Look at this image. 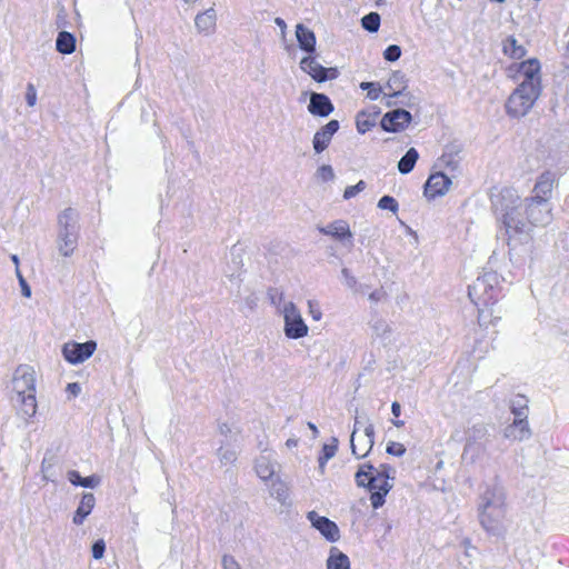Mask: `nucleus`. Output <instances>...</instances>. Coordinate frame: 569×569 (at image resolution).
I'll use <instances>...</instances> for the list:
<instances>
[{
	"instance_id": "obj_1",
	"label": "nucleus",
	"mask_w": 569,
	"mask_h": 569,
	"mask_svg": "<svg viewBox=\"0 0 569 569\" xmlns=\"http://www.w3.org/2000/svg\"><path fill=\"white\" fill-rule=\"evenodd\" d=\"M492 210L499 223L500 237L510 250L532 240V228L545 227L552 221V211L547 201L521 199L510 187L491 196Z\"/></svg>"
},
{
	"instance_id": "obj_2",
	"label": "nucleus",
	"mask_w": 569,
	"mask_h": 569,
	"mask_svg": "<svg viewBox=\"0 0 569 569\" xmlns=\"http://www.w3.org/2000/svg\"><path fill=\"white\" fill-rule=\"evenodd\" d=\"M478 511L480 525L487 532L493 536L505 532L506 503L501 488H487L480 496Z\"/></svg>"
},
{
	"instance_id": "obj_3",
	"label": "nucleus",
	"mask_w": 569,
	"mask_h": 569,
	"mask_svg": "<svg viewBox=\"0 0 569 569\" xmlns=\"http://www.w3.org/2000/svg\"><path fill=\"white\" fill-rule=\"evenodd\" d=\"M80 233L79 213L67 208L58 216L57 247L63 257H70L78 247Z\"/></svg>"
},
{
	"instance_id": "obj_4",
	"label": "nucleus",
	"mask_w": 569,
	"mask_h": 569,
	"mask_svg": "<svg viewBox=\"0 0 569 569\" xmlns=\"http://www.w3.org/2000/svg\"><path fill=\"white\" fill-rule=\"evenodd\" d=\"M355 478L359 487H366L371 491L370 501L372 507L375 509L382 507L385 497L392 489V483L373 472V466L371 463L361 465Z\"/></svg>"
},
{
	"instance_id": "obj_5",
	"label": "nucleus",
	"mask_w": 569,
	"mask_h": 569,
	"mask_svg": "<svg viewBox=\"0 0 569 569\" xmlns=\"http://www.w3.org/2000/svg\"><path fill=\"white\" fill-rule=\"evenodd\" d=\"M541 93V86L520 83L510 94L506 103V111L512 118L526 116Z\"/></svg>"
},
{
	"instance_id": "obj_6",
	"label": "nucleus",
	"mask_w": 569,
	"mask_h": 569,
	"mask_svg": "<svg viewBox=\"0 0 569 569\" xmlns=\"http://www.w3.org/2000/svg\"><path fill=\"white\" fill-rule=\"evenodd\" d=\"M490 433L485 423H476L466 431V445L462 459L475 463L487 456Z\"/></svg>"
},
{
	"instance_id": "obj_7",
	"label": "nucleus",
	"mask_w": 569,
	"mask_h": 569,
	"mask_svg": "<svg viewBox=\"0 0 569 569\" xmlns=\"http://www.w3.org/2000/svg\"><path fill=\"white\" fill-rule=\"evenodd\" d=\"M281 313L284 321L283 331L289 339H300L308 335V326L302 319L300 310L292 301L283 303Z\"/></svg>"
},
{
	"instance_id": "obj_8",
	"label": "nucleus",
	"mask_w": 569,
	"mask_h": 569,
	"mask_svg": "<svg viewBox=\"0 0 569 569\" xmlns=\"http://www.w3.org/2000/svg\"><path fill=\"white\" fill-rule=\"evenodd\" d=\"M12 388L16 397L36 393V371L31 366L20 365L13 373Z\"/></svg>"
},
{
	"instance_id": "obj_9",
	"label": "nucleus",
	"mask_w": 569,
	"mask_h": 569,
	"mask_svg": "<svg viewBox=\"0 0 569 569\" xmlns=\"http://www.w3.org/2000/svg\"><path fill=\"white\" fill-rule=\"evenodd\" d=\"M97 349V342L93 340L79 342H67L62 347V355L64 359L72 363L78 365L89 359Z\"/></svg>"
},
{
	"instance_id": "obj_10",
	"label": "nucleus",
	"mask_w": 569,
	"mask_h": 569,
	"mask_svg": "<svg viewBox=\"0 0 569 569\" xmlns=\"http://www.w3.org/2000/svg\"><path fill=\"white\" fill-rule=\"evenodd\" d=\"M412 116L405 109H395L383 114L380 126L387 132H401L408 128Z\"/></svg>"
},
{
	"instance_id": "obj_11",
	"label": "nucleus",
	"mask_w": 569,
	"mask_h": 569,
	"mask_svg": "<svg viewBox=\"0 0 569 569\" xmlns=\"http://www.w3.org/2000/svg\"><path fill=\"white\" fill-rule=\"evenodd\" d=\"M300 68L318 82L336 79L339 72L336 68H325L310 54L300 61Z\"/></svg>"
},
{
	"instance_id": "obj_12",
	"label": "nucleus",
	"mask_w": 569,
	"mask_h": 569,
	"mask_svg": "<svg viewBox=\"0 0 569 569\" xmlns=\"http://www.w3.org/2000/svg\"><path fill=\"white\" fill-rule=\"evenodd\" d=\"M491 280H496V274L487 273L482 277H478L477 280L469 286L468 296L475 305H478L480 301L486 305L493 299V295L487 290Z\"/></svg>"
},
{
	"instance_id": "obj_13",
	"label": "nucleus",
	"mask_w": 569,
	"mask_h": 569,
	"mask_svg": "<svg viewBox=\"0 0 569 569\" xmlns=\"http://www.w3.org/2000/svg\"><path fill=\"white\" fill-rule=\"evenodd\" d=\"M307 518L327 540L336 542L340 539L338 526L327 517L319 516L316 511H309Z\"/></svg>"
},
{
	"instance_id": "obj_14",
	"label": "nucleus",
	"mask_w": 569,
	"mask_h": 569,
	"mask_svg": "<svg viewBox=\"0 0 569 569\" xmlns=\"http://www.w3.org/2000/svg\"><path fill=\"white\" fill-rule=\"evenodd\" d=\"M339 130V121L330 120L321 127L313 136L312 146L316 153L323 152L330 144L333 134Z\"/></svg>"
},
{
	"instance_id": "obj_15",
	"label": "nucleus",
	"mask_w": 569,
	"mask_h": 569,
	"mask_svg": "<svg viewBox=\"0 0 569 569\" xmlns=\"http://www.w3.org/2000/svg\"><path fill=\"white\" fill-rule=\"evenodd\" d=\"M451 184V180L442 172L430 174L425 184V196L429 199H435L443 196Z\"/></svg>"
},
{
	"instance_id": "obj_16",
	"label": "nucleus",
	"mask_w": 569,
	"mask_h": 569,
	"mask_svg": "<svg viewBox=\"0 0 569 569\" xmlns=\"http://www.w3.org/2000/svg\"><path fill=\"white\" fill-rule=\"evenodd\" d=\"M555 173L551 171H545L542 172L533 187V196L530 197L531 199L541 200L549 202L555 184Z\"/></svg>"
},
{
	"instance_id": "obj_17",
	"label": "nucleus",
	"mask_w": 569,
	"mask_h": 569,
	"mask_svg": "<svg viewBox=\"0 0 569 569\" xmlns=\"http://www.w3.org/2000/svg\"><path fill=\"white\" fill-rule=\"evenodd\" d=\"M333 104L325 93L311 92L308 111L318 117H328L333 111Z\"/></svg>"
},
{
	"instance_id": "obj_18",
	"label": "nucleus",
	"mask_w": 569,
	"mask_h": 569,
	"mask_svg": "<svg viewBox=\"0 0 569 569\" xmlns=\"http://www.w3.org/2000/svg\"><path fill=\"white\" fill-rule=\"evenodd\" d=\"M530 435L529 423L525 418H515L513 422L508 425L503 430V437L513 441L526 440Z\"/></svg>"
},
{
	"instance_id": "obj_19",
	"label": "nucleus",
	"mask_w": 569,
	"mask_h": 569,
	"mask_svg": "<svg viewBox=\"0 0 569 569\" xmlns=\"http://www.w3.org/2000/svg\"><path fill=\"white\" fill-rule=\"evenodd\" d=\"M197 31L203 36H210L216 31L217 12L213 8H209L200 12L194 18Z\"/></svg>"
},
{
	"instance_id": "obj_20",
	"label": "nucleus",
	"mask_w": 569,
	"mask_h": 569,
	"mask_svg": "<svg viewBox=\"0 0 569 569\" xmlns=\"http://www.w3.org/2000/svg\"><path fill=\"white\" fill-rule=\"evenodd\" d=\"M296 38L299 48L308 54L316 52V34L315 32L302 23L296 26Z\"/></svg>"
},
{
	"instance_id": "obj_21",
	"label": "nucleus",
	"mask_w": 569,
	"mask_h": 569,
	"mask_svg": "<svg viewBox=\"0 0 569 569\" xmlns=\"http://www.w3.org/2000/svg\"><path fill=\"white\" fill-rule=\"evenodd\" d=\"M520 73L523 76V80L521 83H532L536 86H541L540 81V63L537 59H529L527 61L521 62L519 68Z\"/></svg>"
},
{
	"instance_id": "obj_22",
	"label": "nucleus",
	"mask_w": 569,
	"mask_h": 569,
	"mask_svg": "<svg viewBox=\"0 0 569 569\" xmlns=\"http://www.w3.org/2000/svg\"><path fill=\"white\" fill-rule=\"evenodd\" d=\"M96 505V498L93 493L86 492L82 495V498L80 500V503L74 512L73 516V523L74 525H82L84 519L91 513L93 507Z\"/></svg>"
},
{
	"instance_id": "obj_23",
	"label": "nucleus",
	"mask_w": 569,
	"mask_h": 569,
	"mask_svg": "<svg viewBox=\"0 0 569 569\" xmlns=\"http://www.w3.org/2000/svg\"><path fill=\"white\" fill-rule=\"evenodd\" d=\"M322 234L331 236L337 240H342L346 237L351 238L349 224L345 220H336L326 227H319Z\"/></svg>"
},
{
	"instance_id": "obj_24",
	"label": "nucleus",
	"mask_w": 569,
	"mask_h": 569,
	"mask_svg": "<svg viewBox=\"0 0 569 569\" xmlns=\"http://www.w3.org/2000/svg\"><path fill=\"white\" fill-rule=\"evenodd\" d=\"M327 569H351L350 560L346 553L332 547L327 559Z\"/></svg>"
},
{
	"instance_id": "obj_25",
	"label": "nucleus",
	"mask_w": 569,
	"mask_h": 569,
	"mask_svg": "<svg viewBox=\"0 0 569 569\" xmlns=\"http://www.w3.org/2000/svg\"><path fill=\"white\" fill-rule=\"evenodd\" d=\"M17 402L20 403L19 415H21L24 419L32 418L37 412V400L36 393L22 395L17 397Z\"/></svg>"
},
{
	"instance_id": "obj_26",
	"label": "nucleus",
	"mask_w": 569,
	"mask_h": 569,
	"mask_svg": "<svg viewBox=\"0 0 569 569\" xmlns=\"http://www.w3.org/2000/svg\"><path fill=\"white\" fill-rule=\"evenodd\" d=\"M380 110L375 109L372 113H369L367 111H360L358 112L356 117V126L359 133L363 134L368 130H370L372 127L376 126V119L379 116Z\"/></svg>"
},
{
	"instance_id": "obj_27",
	"label": "nucleus",
	"mask_w": 569,
	"mask_h": 569,
	"mask_svg": "<svg viewBox=\"0 0 569 569\" xmlns=\"http://www.w3.org/2000/svg\"><path fill=\"white\" fill-rule=\"evenodd\" d=\"M56 48L62 54H71L76 50V38L68 31H60L56 40Z\"/></svg>"
},
{
	"instance_id": "obj_28",
	"label": "nucleus",
	"mask_w": 569,
	"mask_h": 569,
	"mask_svg": "<svg viewBox=\"0 0 569 569\" xmlns=\"http://www.w3.org/2000/svg\"><path fill=\"white\" fill-rule=\"evenodd\" d=\"M387 88L392 92V96H403L407 88V78L403 72L395 71L387 82Z\"/></svg>"
},
{
	"instance_id": "obj_29",
	"label": "nucleus",
	"mask_w": 569,
	"mask_h": 569,
	"mask_svg": "<svg viewBox=\"0 0 569 569\" xmlns=\"http://www.w3.org/2000/svg\"><path fill=\"white\" fill-rule=\"evenodd\" d=\"M68 480L74 486H81L83 488H96L100 483V477L92 475L82 478L77 470H70L67 473Z\"/></svg>"
},
{
	"instance_id": "obj_30",
	"label": "nucleus",
	"mask_w": 569,
	"mask_h": 569,
	"mask_svg": "<svg viewBox=\"0 0 569 569\" xmlns=\"http://www.w3.org/2000/svg\"><path fill=\"white\" fill-rule=\"evenodd\" d=\"M419 158V153L415 148H410L399 160L398 170L402 174H408L415 168V164Z\"/></svg>"
},
{
	"instance_id": "obj_31",
	"label": "nucleus",
	"mask_w": 569,
	"mask_h": 569,
	"mask_svg": "<svg viewBox=\"0 0 569 569\" xmlns=\"http://www.w3.org/2000/svg\"><path fill=\"white\" fill-rule=\"evenodd\" d=\"M502 51L512 59H521L526 56L525 47L518 44V41L512 36L503 41Z\"/></svg>"
},
{
	"instance_id": "obj_32",
	"label": "nucleus",
	"mask_w": 569,
	"mask_h": 569,
	"mask_svg": "<svg viewBox=\"0 0 569 569\" xmlns=\"http://www.w3.org/2000/svg\"><path fill=\"white\" fill-rule=\"evenodd\" d=\"M256 472L260 479L268 480L274 473V466L268 457L261 456L256 460Z\"/></svg>"
},
{
	"instance_id": "obj_33",
	"label": "nucleus",
	"mask_w": 569,
	"mask_h": 569,
	"mask_svg": "<svg viewBox=\"0 0 569 569\" xmlns=\"http://www.w3.org/2000/svg\"><path fill=\"white\" fill-rule=\"evenodd\" d=\"M510 410L515 418L527 419L528 400L525 396L518 395L510 402Z\"/></svg>"
},
{
	"instance_id": "obj_34",
	"label": "nucleus",
	"mask_w": 569,
	"mask_h": 569,
	"mask_svg": "<svg viewBox=\"0 0 569 569\" xmlns=\"http://www.w3.org/2000/svg\"><path fill=\"white\" fill-rule=\"evenodd\" d=\"M365 439L362 442V448H360V451L358 453H366V456L371 451L373 445H375V427L369 421V419H366V426H365Z\"/></svg>"
},
{
	"instance_id": "obj_35",
	"label": "nucleus",
	"mask_w": 569,
	"mask_h": 569,
	"mask_svg": "<svg viewBox=\"0 0 569 569\" xmlns=\"http://www.w3.org/2000/svg\"><path fill=\"white\" fill-rule=\"evenodd\" d=\"M337 449H338V439L337 438H332V443L323 445L321 455L318 459L319 468H320L321 472H323L325 466L328 462V460L331 459L336 455Z\"/></svg>"
},
{
	"instance_id": "obj_36",
	"label": "nucleus",
	"mask_w": 569,
	"mask_h": 569,
	"mask_svg": "<svg viewBox=\"0 0 569 569\" xmlns=\"http://www.w3.org/2000/svg\"><path fill=\"white\" fill-rule=\"evenodd\" d=\"M370 328L376 337L387 338L391 333L390 325L382 318H375L370 322Z\"/></svg>"
},
{
	"instance_id": "obj_37",
	"label": "nucleus",
	"mask_w": 569,
	"mask_h": 569,
	"mask_svg": "<svg viewBox=\"0 0 569 569\" xmlns=\"http://www.w3.org/2000/svg\"><path fill=\"white\" fill-rule=\"evenodd\" d=\"M270 493L282 505L287 503L289 499V488L281 480H277L272 483Z\"/></svg>"
},
{
	"instance_id": "obj_38",
	"label": "nucleus",
	"mask_w": 569,
	"mask_h": 569,
	"mask_svg": "<svg viewBox=\"0 0 569 569\" xmlns=\"http://www.w3.org/2000/svg\"><path fill=\"white\" fill-rule=\"evenodd\" d=\"M361 26L369 32H377L380 27V16L377 12H370L361 19Z\"/></svg>"
},
{
	"instance_id": "obj_39",
	"label": "nucleus",
	"mask_w": 569,
	"mask_h": 569,
	"mask_svg": "<svg viewBox=\"0 0 569 569\" xmlns=\"http://www.w3.org/2000/svg\"><path fill=\"white\" fill-rule=\"evenodd\" d=\"M217 456H218L220 462L224 466L232 465L237 460L236 450L232 448H229V447H227V448L220 447L218 449Z\"/></svg>"
},
{
	"instance_id": "obj_40",
	"label": "nucleus",
	"mask_w": 569,
	"mask_h": 569,
	"mask_svg": "<svg viewBox=\"0 0 569 569\" xmlns=\"http://www.w3.org/2000/svg\"><path fill=\"white\" fill-rule=\"evenodd\" d=\"M267 296L272 306H274L281 312V303L283 302L284 295L278 288H269L267 291Z\"/></svg>"
},
{
	"instance_id": "obj_41",
	"label": "nucleus",
	"mask_w": 569,
	"mask_h": 569,
	"mask_svg": "<svg viewBox=\"0 0 569 569\" xmlns=\"http://www.w3.org/2000/svg\"><path fill=\"white\" fill-rule=\"evenodd\" d=\"M378 208L382 210H390L396 213L399 209L398 201L391 196H383L378 201Z\"/></svg>"
},
{
	"instance_id": "obj_42",
	"label": "nucleus",
	"mask_w": 569,
	"mask_h": 569,
	"mask_svg": "<svg viewBox=\"0 0 569 569\" xmlns=\"http://www.w3.org/2000/svg\"><path fill=\"white\" fill-rule=\"evenodd\" d=\"M438 161L439 166L450 168L451 170H455L458 167L456 154L451 151H445Z\"/></svg>"
},
{
	"instance_id": "obj_43",
	"label": "nucleus",
	"mask_w": 569,
	"mask_h": 569,
	"mask_svg": "<svg viewBox=\"0 0 569 569\" xmlns=\"http://www.w3.org/2000/svg\"><path fill=\"white\" fill-rule=\"evenodd\" d=\"M401 57V48L397 44H390L383 51V58L387 61L395 62Z\"/></svg>"
},
{
	"instance_id": "obj_44",
	"label": "nucleus",
	"mask_w": 569,
	"mask_h": 569,
	"mask_svg": "<svg viewBox=\"0 0 569 569\" xmlns=\"http://www.w3.org/2000/svg\"><path fill=\"white\" fill-rule=\"evenodd\" d=\"M41 472L46 481H56L53 463L47 460L46 458L41 462Z\"/></svg>"
},
{
	"instance_id": "obj_45",
	"label": "nucleus",
	"mask_w": 569,
	"mask_h": 569,
	"mask_svg": "<svg viewBox=\"0 0 569 569\" xmlns=\"http://www.w3.org/2000/svg\"><path fill=\"white\" fill-rule=\"evenodd\" d=\"M361 426H362V421H361L360 417H356L355 418V427H353V431L351 433V439H350V446H351L352 453L357 458L366 457V453H358V447L355 445V436H356L357 431L359 430V428H361Z\"/></svg>"
},
{
	"instance_id": "obj_46",
	"label": "nucleus",
	"mask_w": 569,
	"mask_h": 569,
	"mask_svg": "<svg viewBox=\"0 0 569 569\" xmlns=\"http://www.w3.org/2000/svg\"><path fill=\"white\" fill-rule=\"evenodd\" d=\"M317 177L322 181H331L335 179V172L330 164H322L317 170Z\"/></svg>"
},
{
	"instance_id": "obj_47",
	"label": "nucleus",
	"mask_w": 569,
	"mask_h": 569,
	"mask_svg": "<svg viewBox=\"0 0 569 569\" xmlns=\"http://www.w3.org/2000/svg\"><path fill=\"white\" fill-rule=\"evenodd\" d=\"M373 472L386 478L387 480H392L395 478L396 471L390 465L382 463L378 468L373 467Z\"/></svg>"
},
{
	"instance_id": "obj_48",
	"label": "nucleus",
	"mask_w": 569,
	"mask_h": 569,
	"mask_svg": "<svg viewBox=\"0 0 569 569\" xmlns=\"http://www.w3.org/2000/svg\"><path fill=\"white\" fill-rule=\"evenodd\" d=\"M365 189H366V182L363 180H360L355 186H349L346 188L343 198L348 200V199L357 196L359 192H361Z\"/></svg>"
},
{
	"instance_id": "obj_49",
	"label": "nucleus",
	"mask_w": 569,
	"mask_h": 569,
	"mask_svg": "<svg viewBox=\"0 0 569 569\" xmlns=\"http://www.w3.org/2000/svg\"><path fill=\"white\" fill-rule=\"evenodd\" d=\"M386 451L389 455H392V456H396V457H401L406 452V447L402 443H400V442L390 441L387 445Z\"/></svg>"
},
{
	"instance_id": "obj_50",
	"label": "nucleus",
	"mask_w": 569,
	"mask_h": 569,
	"mask_svg": "<svg viewBox=\"0 0 569 569\" xmlns=\"http://www.w3.org/2000/svg\"><path fill=\"white\" fill-rule=\"evenodd\" d=\"M104 550H106V543L102 539H99L97 540L93 545H92V557L94 559H100L103 557V553H104Z\"/></svg>"
},
{
	"instance_id": "obj_51",
	"label": "nucleus",
	"mask_w": 569,
	"mask_h": 569,
	"mask_svg": "<svg viewBox=\"0 0 569 569\" xmlns=\"http://www.w3.org/2000/svg\"><path fill=\"white\" fill-rule=\"evenodd\" d=\"M341 276L345 280V283L348 288L355 289L357 286V279L351 274V271L348 268H342Z\"/></svg>"
},
{
	"instance_id": "obj_52",
	"label": "nucleus",
	"mask_w": 569,
	"mask_h": 569,
	"mask_svg": "<svg viewBox=\"0 0 569 569\" xmlns=\"http://www.w3.org/2000/svg\"><path fill=\"white\" fill-rule=\"evenodd\" d=\"M26 100L29 107H33L37 102V90L32 83L27 86Z\"/></svg>"
},
{
	"instance_id": "obj_53",
	"label": "nucleus",
	"mask_w": 569,
	"mask_h": 569,
	"mask_svg": "<svg viewBox=\"0 0 569 569\" xmlns=\"http://www.w3.org/2000/svg\"><path fill=\"white\" fill-rule=\"evenodd\" d=\"M222 567L223 569H241L238 561L234 559V557L230 555H224L222 557Z\"/></svg>"
},
{
	"instance_id": "obj_54",
	"label": "nucleus",
	"mask_w": 569,
	"mask_h": 569,
	"mask_svg": "<svg viewBox=\"0 0 569 569\" xmlns=\"http://www.w3.org/2000/svg\"><path fill=\"white\" fill-rule=\"evenodd\" d=\"M308 307H309V313L311 315L312 319L316 321L320 320L322 317V312H321L318 303L312 300H309Z\"/></svg>"
},
{
	"instance_id": "obj_55",
	"label": "nucleus",
	"mask_w": 569,
	"mask_h": 569,
	"mask_svg": "<svg viewBox=\"0 0 569 569\" xmlns=\"http://www.w3.org/2000/svg\"><path fill=\"white\" fill-rule=\"evenodd\" d=\"M66 391L68 392L69 397L76 398L81 392V386L78 382H70L67 385Z\"/></svg>"
},
{
	"instance_id": "obj_56",
	"label": "nucleus",
	"mask_w": 569,
	"mask_h": 569,
	"mask_svg": "<svg viewBox=\"0 0 569 569\" xmlns=\"http://www.w3.org/2000/svg\"><path fill=\"white\" fill-rule=\"evenodd\" d=\"M381 91V87L375 82V87H371V89L368 91V98L371 100H377L380 97Z\"/></svg>"
},
{
	"instance_id": "obj_57",
	"label": "nucleus",
	"mask_w": 569,
	"mask_h": 569,
	"mask_svg": "<svg viewBox=\"0 0 569 569\" xmlns=\"http://www.w3.org/2000/svg\"><path fill=\"white\" fill-rule=\"evenodd\" d=\"M19 284L21 287V292L24 297L29 298L31 296V289L28 284L27 280L24 278H21L19 281Z\"/></svg>"
},
{
	"instance_id": "obj_58",
	"label": "nucleus",
	"mask_w": 569,
	"mask_h": 569,
	"mask_svg": "<svg viewBox=\"0 0 569 569\" xmlns=\"http://www.w3.org/2000/svg\"><path fill=\"white\" fill-rule=\"evenodd\" d=\"M274 23L279 27L280 31H281V38L284 39L286 38V33H287V23L286 21L282 19V18H276L274 19Z\"/></svg>"
},
{
	"instance_id": "obj_59",
	"label": "nucleus",
	"mask_w": 569,
	"mask_h": 569,
	"mask_svg": "<svg viewBox=\"0 0 569 569\" xmlns=\"http://www.w3.org/2000/svg\"><path fill=\"white\" fill-rule=\"evenodd\" d=\"M382 296H383V292L381 290H376L369 295V299L375 302H378L381 300Z\"/></svg>"
},
{
	"instance_id": "obj_60",
	"label": "nucleus",
	"mask_w": 569,
	"mask_h": 569,
	"mask_svg": "<svg viewBox=\"0 0 569 569\" xmlns=\"http://www.w3.org/2000/svg\"><path fill=\"white\" fill-rule=\"evenodd\" d=\"M391 412L396 418H398L400 416L401 407H400L399 402H397V401L392 402Z\"/></svg>"
},
{
	"instance_id": "obj_61",
	"label": "nucleus",
	"mask_w": 569,
	"mask_h": 569,
	"mask_svg": "<svg viewBox=\"0 0 569 569\" xmlns=\"http://www.w3.org/2000/svg\"><path fill=\"white\" fill-rule=\"evenodd\" d=\"M219 432H220L221 435L227 436L228 433H230V432H231V428H230L227 423H220V425H219Z\"/></svg>"
},
{
	"instance_id": "obj_62",
	"label": "nucleus",
	"mask_w": 569,
	"mask_h": 569,
	"mask_svg": "<svg viewBox=\"0 0 569 569\" xmlns=\"http://www.w3.org/2000/svg\"><path fill=\"white\" fill-rule=\"evenodd\" d=\"M395 97H396V96H392V92H391L390 94H388V96L386 97V102H385V104H386L387 107H393V106H396V104H397V102L393 100V98H395Z\"/></svg>"
},
{
	"instance_id": "obj_63",
	"label": "nucleus",
	"mask_w": 569,
	"mask_h": 569,
	"mask_svg": "<svg viewBox=\"0 0 569 569\" xmlns=\"http://www.w3.org/2000/svg\"><path fill=\"white\" fill-rule=\"evenodd\" d=\"M371 87H375V82H361L360 83V88L362 90H368L369 91L371 89Z\"/></svg>"
},
{
	"instance_id": "obj_64",
	"label": "nucleus",
	"mask_w": 569,
	"mask_h": 569,
	"mask_svg": "<svg viewBox=\"0 0 569 569\" xmlns=\"http://www.w3.org/2000/svg\"><path fill=\"white\" fill-rule=\"evenodd\" d=\"M308 427L312 430L313 436L317 437L318 435V428L312 422H308Z\"/></svg>"
}]
</instances>
